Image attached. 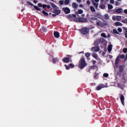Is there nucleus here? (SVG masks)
Here are the masks:
<instances>
[{"instance_id": "1", "label": "nucleus", "mask_w": 127, "mask_h": 127, "mask_svg": "<svg viewBox=\"0 0 127 127\" xmlns=\"http://www.w3.org/2000/svg\"><path fill=\"white\" fill-rule=\"evenodd\" d=\"M87 65V63L85 61V58L82 57L80 58L79 62H78V67L80 69H84V67H86Z\"/></svg>"}, {"instance_id": "2", "label": "nucleus", "mask_w": 127, "mask_h": 127, "mask_svg": "<svg viewBox=\"0 0 127 127\" xmlns=\"http://www.w3.org/2000/svg\"><path fill=\"white\" fill-rule=\"evenodd\" d=\"M124 60V62H126L127 60V53L126 54V56L125 55H120L117 56L116 59L115 60V66L118 67L117 65L119 64L120 60Z\"/></svg>"}, {"instance_id": "3", "label": "nucleus", "mask_w": 127, "mask_h": 127, "mask_svg": "<svg viewBox=\"0 0 127 127\" xmlns=\"http://www.w3.org/2000/svg\"><path fill=\"white\" fill-rule=\"evenodd\" d=\"M90 32V29L87 27H84L80 29V32L83 35H87Z\"/></svg>"}, {"instance_id": "4", "label": "nucleus", "mask_w": 127, "mask_h": 127, "mask_svg": "<svg viewBox=\"0 0 127 127\" xmlns=\"http://www.w3.org/2000/svg\"><path fill=\"white\" fill-rule=\"evenodd\" d=\"M76 17L75 14H69L66 16V18L69 21H73L74 18Z\"/></svg>"}, {"instance_id": "5", "label": "nucleus", "mask_w": 127, "mask_h": 127, "mask_svg": "<svg viewBox=\"0 0 127 127\" xmlns=\"http://www.w3.org/2000/svg\"><path fill=\"white\" fill-rule=\"evenodd\" d=\"M62 10H63L65 14H68L70 12V9L68 7L62 8Z\"/></svg>"}, {"instance_id": "6", "label": "nucleus", "mask_w": 127, "mask_h": 127, "mask_svg": "<svg viewBox=\"0 0 127 127\" xmlns=\"http://www.w3.org/2000/svg\"><path fill=\"white\" fill-rule=\"evenodd\" d=\"M91 51L95 52H99L100 47L99 46L93 47L92 48H91Z\"/></svg>"}, {"instance_id": "7", "label": "nucleus", "mask_w": 127, "mask_h": 127, "mask_svg": "<svg viewBox=\"0 0 127 127\" xmlns=\"http://www.w3.org/2000/svg\"><path fill=\"white\" fill-rule=\"evenodd\" d=\"M27 3L29 4V5H31V6H33L35 9H36V10H38V11L40 10V8H39V7H38L36 5H34V4H32L31 2L28 1Z\"/></svg>"}, {"instance_id": "8", "label": "nucleus", "mask_w": 127, "mask_h": 127, "mask_svg": "<svg viewBox=\"0 0 127 127\" xmlns=\"http://www.w3.org/2000/svg\"><path fill=\"white\" fill-rule=\"evenodd\" d=\"M120 98L121 102L122 103V105H123V106H125V96L123 94H121Z\"/></svg>"}, {"instance_id": "9", "label": "nucleus", "mask_w": 127, "mask_h": 127, "mask_svg": "<svg viewBox=\"0 0 127 127\" xmlns=\"http://www.w3.org/2000/svg\"><path fill=\"white\" fill-rule=\"evenodd\" d=\"M78 22L80 23H87L88 22L87 20L84 18H80L79 20H78Z\"/></svg>"}, {"instance_id": "10", "label": "nucleus", "mask_w": 127, "mask_h": 127, "mask_svg": "<svg viewBox=\"0 0 127 127\" xmlns=\"http://www.w3.org/2000/svg\"><path fill=\"white\" fill-rule=\"evenodd\" d=\"M53 13L59 15L61 13V10H59V9H54V11H53Z\"/></svg>"}, {"instance_id": "11", "label": "nucleus", "mask_w": 127, "mask_h": 127, "mask_svg": "<svg viewBox=\"0 0 127 127\" xmlns=\"http://www.w3.org/2000/svg\"><path fill=\"white\" fill-rule=\"evenodd\" d=\"M54 37H56V38H59L60 37V33L57 31L54 32Z\"/></svg>"}, {"instance_id": "12", "label": "nucleus", "mask_w": 127, "mask_h": 127, "mask_svg": "<svg viewBox=\"0 0 127 127\" xmlns=\"http://www.w3.org/2000/svg\"><path fill=\"white\" fill-rule=\"evenodd\" d=\"M97 40H99V41L101 43V44H104L106 42V40L103 38H101L99 39H97Z\"/></svg>"}, {"instance_id": "13", "label": "nucleus", "mask_w": 127, "mask_h": 127, "mask_svg": "<svg viewBox=\"0 0 127 127\" xmlns=\"http://www.w3.org/2000/svg\"><path fill=\"white\" fill-rule=\"evenodd\" d=\"M63 61L64 63H68L70 62V59H68V57H66V58L63 59Z\"/></svg>"}, {"instance_id": "14", "label": "nucleus", "mask_w": 127, "mask_h": 127, "mask_svg": "<svg viewBox=\"0 0 127 127\" xmlns=\"http://www.w3.org/2000/svg\"><path fill=\"white\" fill-rule=\"evenodd\" d=\"M48 8L49 9L51 8V6L49 5H47L46 4H44L43 5V8H44V10H45L46 11H47V9L46 8Z\"/></svg>"}, {"instance_id": "15", "label": "nucleus", "mask_w": 127, "mask_h": 127, "mask_svg": "<svg viewBox=\"0 0 127 127\" xmlns=\"http://www.w3.org/2000/svg\"><path fill=\"white\" fill-rule=\"evenodd\" d=\"M123 11V9L121 8H119L117 9H115V12H116L118 13H121Z\"/></svg>"}, {"instance_id": "16", "label": "nucleus", "mask_w": 127, "mask_h": 127, "mask_svg": "<svg viewBox=\"0 0 127 127\" xmlns=\"http://www.w3.org/2000/svg\"><path fill=\"white\" fill-rule=\"evenodd\" d=\"M115 26H123V24L122 23H120V22H117L115 23Z\"/></svg>"}, {"instance_id": "17", "label": "nucleus", "mask_w": 127, "mask_h": 127, "mask_svg": "<svg viewBox=\"0 0 127 127\" xmlns=\"http://www.w3.org/2000/svg\"><path fill=\"white\" fill-rule=\"evenodd\" d=\"M78 4L75 3V2H74V3H72V7L74 9H77L78 8Z\"/></svg>"}, {"instance_id": "18", "label": "nucleus", "mask_w": 127, "mask_h": 127, "mask_svg": "<svg viewBox=\"0 0 127 127\" xmlns=\"http://www.w3.org/2000/svg\"><path fill=\"white\" fill-rule=\"evenodd\" d=\"M51 6L54 9H59V7L57 6L56 4H55L54 3H51Z\"/></svg>"}, {"instance_id": "19", "label": "nucleus", "mask_w": 127, "mask_h": 127, "mask_svg": "<svg viewBox=\"0 0 127 127\" xmlns=\"http://www.w3.org/2000/svg\"><path fill=\"white\" fill-rule=\"evenodd\" d=\"M124 71V66L123 65H120V73H123Z\"/></svg>"}, {"instance_id": "20", "label": "nucleus", "mask_w": 127, "mask_h": 127, "mask_svg": "<svg viewBox=\"0 0 127 127\" xmlns=\"http://www.w3.org/2000/svg\"><path fill=\"white\" fill-rule=\"evenodd\" d=\"M92 4L93 5H94L95 8H96V9H97L98 7V3L95 2L94 1H93Z\"/></svg>"}, {"instance_id": "21", "label": "nucleus", "mask_w": 127, "mask_h": 127, "mask_svg": "<svg viewBox=\"0 0 127 127\" xmlns=\"http://www.w3.org/2000/svg\"><path fill=\"white\" fill-rule=\"evenodd\" d=\"M94 44L97 46L99 45V44H101V43L98 39H96V41H94Z\"/></svg>"}, {"instance_id": "22", "label": "nucleus", "mask_w": 127, "mask_h": 127, "mask_svg": "<svg viewBox=\"0 0 127 127\" xmlns=\"http://www.w3.org/2000/svg\"><path fill=\"white\" fill-rule=\"evenodd\" d=\"M58 61H59V60H58V58H53V64H56V62H58Z\"/></svg>"}, {"instance_id": "23", "label": "nucleus", "mask_w": 127, "mask_h": 127, "mask_svg": "<svg viewBox=\"0 0 127 127\" xmlns=\"http://www.w3.org/2000/svg\"><path fill=\"white\" fill-rule=\"evenodd\" d=\"M112 45H109V47H108V51L109 52H112Z\"/></svg>"}, {"instance_id": "24", "label": "nucleus", "mask_w": 127, "mask_h": 127, "mask_svg": "<svg viewBox=\"0 0 127 127\" xmlns=\"http://www.w3.org/2000/svg\"><path fill=\"white\" fill-rule=\"evenodd\" d=\"M42 13H43V14L45 15V16H49V13L45 10H42Z\"/></svg>"}, {"instance_id": "25", "label": "nucleus", "mask_w": 127, "mask_h": 127, "mask_svg": "<svg viewBox=\"0 0 127 127\" xmlns=\"http://www.w3.org/2000/svg\"><path fill=\"white\" fill-rule=\"evenodd\" d=\"M80 18L79 17H75L74 19L73 20L72 22H79V20Z\"/></svg>"}, {"instance_id": "26", "label": "nucleus", "mask_w": 127, "mask_h": 127, "mask_svg": "<svg viewBox=\"0 0 127 127\" xmlns=\"http://www.w3.org/2000/svg\"><path fill=\"white\" fill-rule=\"evenodd\" d=\"M92 57L93 58L96 59V60L98 59V55L95 53L92 54Z\"/></svg>"}, {"instance_id": "27", "label": "nucleus", "mask_w": 127, "mask_h": 127, "mask_svg": "<svg viewBox=\"0 0 127 127\" xmlns=\"http://www.w3.org/2000/svg\"><path fill=\"white\" fill-rule=\"evenodd\" d=\"M113 8H114V6L112 4H108V9H112Z\"/></svg>"}, {"instance_id": "28", "label": "nucleus", "mask_w": 127, "mask_h": 127, "mask_svg": "<svg viewBox=\"0 0 127 127\" xmlns=\"http://www.w3.org/2000/svg\"><path fill=\"white\" fill-rule=\"evenodd\" d=\"M104 19H105V20L109 19V17L108 14H105V15H104Z\"/></svg>"}, {"instance_id": "29", "label": "nucleus", "mask_w": 127, "mask_h": 127, "mask_svg": "<svg viewBox=\"0 0 127 127\" xmlns=\"http://www.w3.org/2000/svg\"><path fill=\"white\" fill-rule=\"evenodd\" d=\"M44 4H43L41 3H38V6L40 8H43Z\"/></svg>"}, {"instance_id": "30", "label": "nucleus", "mask_w": 127, "mask_h": 127, "mask_svg": "<svg viewBox=\"0 0 127 127\" xmlns=\"http://www.w3.org/2000/svg\"><path fill=\"white\" fill-rule=\"evenodd\" d=\"M42 32H46L47 31V28L43 27L42 28Z\"/></svg>"}, {"instance_id": "31", "label": "nucleus", "mask_w": 127, "mask_h": 127, "mask_svg": "<svg viewBox=\"0 0 127 127\" xmlns=\"http://www.w3.org/2000/svg\"><path fill=\"white\" fill-rule=\"evenodd\" d=\"M85 56L87 58H89L90 57V56H91V54L89 53H87L85 54Z\"/></svg>"}, {"instance_id": "32", "label": "nucleus", "mask_w": 127, "mask_h": 127, "mask_svg": "<svg viewBox=\"0 0 127 127\" xmlns=\"http://www.w3.org/2000/svg\"><path fill=\"white\" fill-rule=\"evenodd\" d=\"M90 9H91V12H94L96 11V10L94 9V7L93 6H91Z\"/></svg>"}, {"instance_id": "33", "label": "nucleus", "mask_w": 127, "mask_h": 127, "mask_svg": "<svg viewBox=\"0 0 127 127\" xmlns=\"http://www.w3.org/2000/svg\"><path fill=\"white\" fill-rule=\"evenodd\" d=\"M113 33L115 34H119V33L118 32V31H117L116 29H113Z\"/></svg>"}, {"instance_id": "34", "label": "nucleus", "mask_w": 127, "mask_h": 127, "mask_svg": "<svg viewBox=\"0 0 127 127\" xmlns=\"http://www.w3.org/2000/svg\"><path fill=\"white\" fill-rule=\"evenodd\" d=\"M101 37H104V38H107V36H106V34L104 33H101Z\"/></svg>"}, {"instance_id": "35", "label": "nucleus", "mask_w": 127, "mask_h": 127, "mask_svg": "<svg viewBox=\"0 0 127 127\" xmlns=\"http://www.w3.org/2000/svg\"><path fill=\"white\" fill-rule=\"evenodd\" d=\"M69 2L70 1L69 0H65V1H64V3H65V5H68Z\"/></svg>"}, {"instance_id": "36", "label": "nucleus", "mask_w": 127, "mask_h": 127, "mask_svg": "<svg viewBox=\"0 0 127 127\" xmlns=\"http://www.w3.org/2000/svg\"><path fill=\"white\" fill-rule=\"evenodd\" d=\"M99 74L98 73H94V79H97V76H98Z\"/></svg>"}, {"instance_id": "37", "label": "nucleus", "mask_w": 127, "mask_h": 127, "mask_svg": "<svg viewBox=\"0 0 127 127\" xmlns=\"http://www.w3.org/2000/svg\"><path fill=\"white\" fill-rule=\"evenodd\" d=\"M103 76L105 78H108L109 77V74L107 73H105L103 74Z\"/></svg>"}, {"instance_id": "38", "label": "nucleus", "mask_w": 127, "mask_h": 127, "mask_svg": "<svg viewBox=\"0 0 127 127\" xmlns=\"http://www.w3.org/2000/svg\"><path fill=\"white\" fill-rule=\"evenodd\" d=\"M121 19V16H116V20L119 21Z\"/></svg>"}, {"instance_id": "39", "label": "nucleus", "mask_w": 127, "mask_h": 127, "mask_svg": "<svg viewBox=\"0 0 127 127\" xmlns=\"http://www.w3.org/2000/svg\"><path fill=\"white\" fill-rule=\"evenodd\" d=\"M83 10H82V9H78V14H81L82 13H83Z\"/></svg>"}, {"instance_id": "40", "label": "nucleus", "mask_w": 127, "mask_h": 127, "mask_svg": "<svg viewBox=\"0 0 127 127\" xmlns=\"http://www.w3.org/2000/svg\"><path fill=\"white\" fill-rule=\"evenodd\" d=\"M100 8H101L102 9H105V5L103 4H102L100 5Z\"/></svg>"}, {"instance_id": "41", "label": "nucleus", "mask_w": 127, "mask_h": 127, "mask_svg": "<svg viewBox=\"0 0 127 127\" xmlns=\"http://www.w3.org/2000/svg\"><path fill=\"white\" fill-rule=\"evenodd\" d=\"M123 52H124V54L127 53V48H124Z\"/></svg>"}, {"instance_id": "42", "label": "nucleus", "mask_w": 127, "mask_h": 127, "mask_svg": "<svg viewBox=\"0 0 127 127\" xmlns=\"http://www.w3.org/2000/svg\"><path fill=\"white\" fill-rule=\"evenodd\" d=\"M101 21H98V22H96V25L98 26H100L101 25Z\"/></svg>"}, {"instance_id": "43", "label": "nucleus", "mask_w": 127, "mask_h": 127, "mask_svg": "<svg viewBox=\"0 0 127 127\" xmlns=\"http://www.w3.org/2000/svg\"><path fill=\"white\" fill-rule=\"evenodd\" d=\"M122 22L127 24V18L124 19V20H122Z\"/></svg>"}, {"instance_id": "44", "label": "nucleus", "mask_w": 127, "mask_h": 127, "mask_svg": "<svg viewBox=\"0 0 127 127\" xmlns=\"http://www.w3.org/2000/svg\"><path fill=\"white\" fill-rule=\"evenodd\" d=\"M117 31H118L119 32H123V29L121 28H118V29H117Z\"/></svg>"}, {"instance_id": "45", "label": "nucleus", "mask_w": 127, "mask_h": 127, "mask_svg": "<svg viewBox=\"0 0 127 127\" xmlns=\"http://www.w3.org/2000/svg\"><path fill=\"white\" fill-rule=\"evenodd\" d=\"M107 25H108V24L107 23H102L101 24V26H107Z\"/></svg>"}, {"instance_id": "46", "label": "nucleus", "mask_w": 127, "mask_h": 127, "mask_svg": "<svg viewBox=\"0 0 127 127\" xmlns=\"http://www.w3.org/2000/svg\"><path fill=\"white\" fill-rule=\"evenodd\" d=\"M65 67L66 70H69V69H70V67H69V66L66 64H65Z\"/></svg>"}, {"instance_id": "47", "label": "nucleus", "mask_w": 127, "mask_h": 127, "mask_svg": "<svg viewBox=\"0 0 127 127\" xmlns=\"http://www.w3.org/2000/svg\"><path fill=\"white\" fill-rule=\"evenodd\" d=\"M120 5V3L118 1H115V5L116 6H119Z\"/></svg>"}, {"instance_id": "48", "label": "nucleus", "mask_w": 127, "mask_h": 127, "mask_svg": "<svg viewBox=\"0 0 127 127\" xmlns=\"http://www.w3.org/2000/svg\"><path fill=\"white\" fill-rule=\"evenodd\" d=\"M96 67V65H93L90 66V69H93Z\"/></svg>"}, {"instance_id": "49", "label": "nucleus", "mask_w": 127, "mask_h": 127, "mask_svg": "<svg viewBox=\"0 0 127 127\" xmlns=\"http://www.w3.org/2000/svg\"><path fill=\"white\" fill-rule=\"evenodd\" d=\"M91 20H92L93 21H96V20H97V18H96V17H91Z\"/></svg>"}, {"instance_id": "50", "label": "nucleus", "mask_w": 127, "mask_h": 127, "mask_svg": "<svg viewBox=\"0 0 127 127\" xmlns=\"http://www.w3.org/2000/svg\"><path fill=\"white\" fill-rule=\"evenodd\" d=\"M101 89H102L101 86H98V87H96V90H101Z\"/></svg>"}, {"instance_id": "51", "label": "nucleus", "mask_w": 127, "mask_h": 127, "mask_svg": "<svg viewBox=\"0 0 127 127\" xmlns=\"http://www.w3.org/2000/svg\"><path fill=\"white\" fill-rule=\"evenodd\" d=\"M60 4H61V5H63L64 4V1L62 0H61L60 1Z\"/></svg>"}, {"instance_id": "52", "label": "nucleus", "mask_w": 127, "mask_h": 127, "mask_svg": "<svg viewBox=\"0 0 127 127\" xmlns=\"http://www.w3.org/2000/svg\"><path fill=\"white\" fill-rule=\"evenodd\" d=\"M59 14H57V13H53V14H52V16L53 17H55L56 16H57V15H58Z\"/></svg>"}, {"instance_id": "53", "label": "nucleus", "mask_w": 127, "mask_h": 127, "mask_svg": "<svg viewBox=\"0 0 127 127\" xmlns=\"http://www.w3.org/2000/svg\"><path fill=\"white\" fill-rule=\"evenodd\" d=\"M69 66H70L71 68H72L74 67V65L73 64H69Z\"/></svg>"}, {"instance_id": "54", "label": "nucleus", "mask_w": 127, "mask_h": 127, "mask_svg": "<svg viewBox=\"0 0 127 127\" xmlns=\"http://www.w3.org/2000/svg\"><path fill=\"white\" fill-rule=\"evenodd\" d=\"M112 19L113 21H116V20H117L116 17L115 16H113L112 17Z\"/></svg>"}, {"instance_id": "55", "label": "nucleus", "mask_w": 127, "mask_h": 127, "mask_svg": "<svg viewBox=\"0 0 127 127\" xmlns=\"http://www.w3.org/2000/svg\"><path fill=\"white\" fill-rule=\"evenodd\" d=\"M110 3H111V4H114V0H110Z\"/></svg>"}, {"instance_id": "56", "label": "nucleus", "mask_w": 127, "mask_h": 127, "mask_svg": "<svg viewBox=\"0 0 127 127\" xmlns=\"http://www.w3.org/2000/svg\"><path fill=\"white\" fill-rule=\"evenodd\" d=\"M67 57L68 59H71V58H72V55H67Z\"/></svg>"}, {"instance_id": "57", "label": "nucleus", "mask_w": 127, "mask_h": 127, "mask_svg": "<svg viewBox=\"0 0 127 127\" xmlns=\"http://www.w3.org/2000/svg\"><path fill=\"white\" fill-rule=\"evenodd\" d=\"M92 64L93 65H95V64H96V61L94 60H92Z\"/></svg>"}, {"instance_id": "58", "label": "nucleus", "mask_w": 127, "mask_h": 127, "mask_svg": "<svg viewBox=\"0 0 127 127\" xmlns=\"http://www.w3.org/2000/svg\"><path fill=\"white\" fill-rule=\"evenodd\" d=\"M90 3H91V2H90V0H87V5H90Z\"/></svg>"}, {"instance_id": "59", "label": "nucleus", "mask_w": 127, "mask_h": 127, "mask_svg": "<svg viewBox=\"0 0 127 127\" xmlns=\"http://www.w3.org/2000/svg\"><path fill=\"white\" fill-rule=\"evenodd\" d=\"M121 86V84L120 83H117V87H120Z\"/></svg>"}, {"instance_id": "60", "label": "nucleus", "mask_w": 127, "mask_h": 127, "mask_svg": "<svg viewBox=\"0 0 127 127\" xmlns=\"http://www.w3.org/2000/svg\"><path fill=\"white\" fill-rule=\"evenodd\" d=\"M124 13L127 14V9H125L124 10Z\"/></svg>"}, {"instance_id": "61", "label": "nucleus", "mask_w": 127, "mask_h": 127, "mask_svg": "<svg viewBox=\"0 0 127 127\" xmlns=\"http://www.w3.org/2000/svg\"><path fill=\"white\" fill-rule=\"evenodd\" d=\"M37 2H38V1H37V0H34V3L35 4L37 3Z\"/></svg>"}, {"instance_id": "62", "label": "nucleus", "mask_w": 127, "mask_h": 127, "mask_svg": "<svg viewBox=\"0 0 127 127\" xmlns=\"http://www.w3.org/2000/svg\"><path fill=\"white\" fill-rule=\"evenodd\" d=\"M125 37H126V38H127V32H126V33H125Z\"/></svg>"}, {"instance_id": "63", "label": "nucleus", "mask_w": 127, "mask_h": 127, "mask_svg": "<svg viewBox=\"0 0 127 127\" xmlns=\"http://www.w3.org/2000/svg\"><path fill=\"white\" fill-rule=\"evenodd\" d=\"M77 1H78V2H81V0H76Z\"/></svg>"}, {"instance_id": "64", "label": "nucleus", "mask_w": 127, "mask_h": 127, "mask_svg": "<svg viewBox=\"0 0 127 127\" xmlns=\"http://www.w3.org/2000/svg\"><path fill=\"white\" fill-rule=\"evenodd\" d=\"M81 16H82V17H84L85 16V14H82Z\"/></svg>"}]
</instances>
